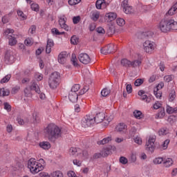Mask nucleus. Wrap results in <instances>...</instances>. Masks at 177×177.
Returning a JSON list of instances; mask_svg holds the SVG:
<instances>
[{
	"label": "nucleus",
	"mask_w": 177,
	"mask_h": 177,
	"mask_svg": "<svg viewBox=\"0 0 177 177\" xmlns=\"http://www.w3.org/2000/svg\"><path fill=\"white\" fill-rule=\"evenodd\" d=\"M39 147L43 150H49L50 149V143L48 141H42L39 143Z\"/></svg>",
	"instance_id": "5701e85b"
},
{
	"label": "nucleus",
	"mask_w": 177,
	"mask_h": 177,
	"mask_svg": "<svg viewBox=\"0 0 177 177\" xmlns=\"http://www.w3.org/2000/svg\"><path fill=\"white\" fill-rule=\"evenodd\" d=\"M55 46V42L53 41V39H47V44L46 46V53L49 54L50 52H52V48Z\"/></svg>",
	"instance_id": "aec40b11"
},
{
	"label": "nucleus",
	"mask_w": 177,
	"mask_h": 177,
	"mask_svg": "<svg viewBox=\"0 0 177 177\" xmlns=\"http://www.w3.org/2000/svg\"><path fill=\"white\" fill-rule=\"evenodd\" d=\"M94 118V121L96 124H100L104 120V115L102 113H97Z\"/></svg>",
	"instance_id": "b1692460"
},
{
	"label": "nucleus",
	"mask_w": 177,
	"mask_h": 177,
	"mask_svg": "<svg viewBox=\"0 0 177 177\" xmlns=\"http://www.w3.org/2000/svg\"><path fill=\"white\" fill-rule=\"evenodd\" d=\"M60 82V73L54 72L50 74L48 78V85L51 89L57 88Z\"/></svg>",
	"instance_id": "20e7f679"
},
{
	"label": "nucleus",
	"mask_w": 177,
	"mask_h": 177,
	"mask_svg": "<svg viewBox=\"0 0 177 177\" xmlns=\"http://www.w3.org/2000/svg\"><path fill=\"white\" fill-rule=\"evenodd\" d=\"M80 41V39L77 35H73L71 37L70 41L71 45H77Z\"/></svg>",
	"instance_id": "72a5a7b5"
},
{
	"label": "nucleus",
	"mask_w": 177,
	"mask_h": 177,
	"mask_svg": "<svg viewBox=\"0 0 177 177\" xmlns=\"http://www.w3.org/2000/svg\"><path fill=\"white\" fill-rule=\"evenodd\" d=\"M13 32H15V30L8 28L4 31L3 35H6V36H9V34H12L13 35Z\"/></svg>",
	"instance_id": "680f3d73"
},
{
	"label": "nucleus",
	"mask_w": 177,
	"mask_h": 177,
	"mask_svg": "<svg viewBox=\"0 0 177 177\" xmlns=\"http://www.w3.org/2000/svg\"><path fill=\"white\" fill-rule=\"evenodd\" d=\"M88 91H89V87L88 86H84V88L80 91V96L84 95V93H86V92H88Z\"/></svg>",
	"instance_id": "052dcab7"
},
{
	"label": "nucleus",
	"mask_w": 177,
	"mask_h": 177,
	"mask_svg": "<svg viewBox=\"0 0 177 177\" xmlns=\"http://www.w3.org/2000/svg\"><path fill=\"white\" fill-rule=\"evenodd\" d=\"M119 161L120 164H122L123 165L128 164V158H127L125 156H121L119 159Z\"/></svg>",
	"instance_id": "603ef678"
},
{
	"label": "nucleus",
	"mask_w": 177,
	"mask_h": 177,
	"mask_svg": "<svg viewBox=\"0 0 177 177\" xmlns=\"http://www.w3.org/2000/svg\"><path fill=\"white\" fill-rule=\"evenodd\" d=\"M30 8H31L32 10H34V12H38L39 10V6L35 3H32L30 5Z\"/></svg>",
	"instance_id": "de8ad7c7"
},
{
	"label": "nucleus",
	"mask_w": 177,
	"mask_h": 177,
	"mask_svg": "<svg viewBox=\"0 0 177 177\" xmlns=\"http://www.w3.org/2000/svg\"><path fill=\"white\" fill-rule=\"evenodd\" d=\"M35 78L37 81H42V80H44V75H42L41 73H35Z\"/></svg>",
	"instance_id": "3c124183"
},
{
	"label": "nucleus",
	"mask_w": 177,
	"mask_h": 177,
	"mask_svg": "<svg viewBox=\"0 0 177 177\" xmlns=\"http://www.w3.org/2000/svg\"><path fill=\"white\" fill-rule=\"evenodd\" d=\"M158 133L160 136H163V135H167V133H168V129H167V128H162L159 129Z\"/></svg>",
	"instance_id": "c03bdc74"
},
{
	"label": "nucleus",
	"mask_w": 177,
	"mask_h": 177,
	"mask_svg": "<svg viewBox=\"0 0 177 177\" xmlns=\"http://www.w3.org/2000/svg\"><path fill=\"white\" fill-rule=\"evenodd\" d=\"M138 96H140V100H143L146 103H150V98L146 95V91L144 90H140L138 93Z\"/></svg>",
	"instance_id": "6ab92c4d"
},
{
	"label": "nucleus",
	"mask_w": 177,
	"mask_h": 177,
	"mask_svg": "<svg viewBox=\"0 0 177 177\" xmlns=\"http://www.w3.org/2000/svg\"><path fill=\"white\" fill-rule=\"evenodd\" d=\"M71 62L75 67H78V59H77L75 54H72Z\"/></svg>",
	"instance_id": "473e14b6"
},
{
	"label": "nucleus",
	"mask_w": 177,
	"mask_h": 177,
	"mask_svg": "<svg viewBox=\"0 0 177 177\" xmlns=\"http://www.w3.org/2000/svg\"><path fill=\"white\" fill-rule=\"evenodd\" d=\"M121 64L124 67H131V62L127 59H123L121 60Z\"/></svg>",
	"instance_id": "ea45409f"
},
{
	"label": "nucleus",
	"mask_w": 177,
	"mask_h": 177,
	"mask_svg": "<svg viewBox=\"0 0 177 177\" xmlns=\"http://www.w3.org/2000/svg\"><path fill=\"white\" fill-rule=\"evenodd\" d=\"M73 162L75 165H76V167H81L82 165V161L78 159H74Z\"/></svg>",
	"instance_id": "e2e57ef3"
},
{
	"label": "nucleus",
	"mask_w": 177,
	"mask_h": 177,
	"mask_svg": "<svg viewBox=\"0 0 177 177\" xmlns=\"http://www.w3.org/2000/svg\"><path fill=\"white\" fill-rule=\"evenodd\" d=\"M143 82H145V79H137L134 82V85H135V86H140V85H142V84H143Z\"/></svg>",
	"instance_id": "5fc2aeb1"
},
{
	"label": "nucleus",
	"mask_w": 177,
	"mask_h": 177,
	"mask_svg": "<svg viewBox=\"0 0 177 177\" xmlns=\"http://www.w3.org/2000/svg\"><path fill=\"white\" fill-rule=\"evenodd\" d=\"M31 91H35L36 93H39L41 92L39 86L35 82L32 83L29 88L26 87L24 89V94L26 97H31Z\"/></svg>",
	"instance_id": "423d86ee"
},
{
	"label": "nucleus",
	"mask_w": 177,
	"mask_h": 177,
	"mask_svg": "<svg viewBox=\"0 0 177 177\" xmlns=\"http://www.w3.org/2000/svg\"><path fill=\"white\" fill-rule=\"evenodd\" d=\"M104 19L106 23H111V21H114L117 19V13L113 12H108L105 15Z\"/></svg>",
	"instance_id": "dca6fc26"
},
{
	"label": "nucleus",
	"mask_w": 177,
	"mask_h": 177,
	"mask_svg": "<svg viewBox=\"0 0 177 177\" xmlns=\"http://www.w3.org/2000/svg\"><path fill=\"white\" fill-rule=\"evenodd\" d=\"M101 95L104 97H106V96H109V95H110V90L108 89V88L102 89V91H101Z\"/></svg>",
	"instance_id": "a18cd8bd"
},
{
	"label": "nucleus",
	"mask_w": 177,
	"mask_h": 177,
	"mask_svg": "<svg viewBox=\"0 0 177 177\" xmlns=\"http://www.w3.org/2000/svg\"><path fill=\"white\" fill-rule=\"evenodd\" d=\"M95 118L91 115H86L82 120V126L83 128H88V127H92L95 124Z\"/></svg>",
	"instance_id": "0eeeda50"
},
{
	"label": "nucleus",
	"mask_w": 177,
	"mask_h": 177,
	"mask_svg": "<svg viewBox=\"0 0 177 177\" xmlns=\"http://www.w3.org/2000/svg\"><path fill=\"white\" fill-rule=\"evenodd\" d=\"M78 58L80 62L83 64H89V63H91V57L86 53L80 54Z\"/></svg>",
	"instance_id": "f8f14e48"
},
{
	"label": "nucleus",
	"mask_w": 177,
	"mask_h": 177,
	"mask_svg": "<svg viewBox=\"0 0 177 177\" xmlns=\"http://www.w3.org/2000/svg\"><path fill=\"white\" fill-rule=\"evenodd\" d=\"M67 175L68 177H78L77 174H75V171L71 170L68 171Z\"/></svg>",
	"instance_id": "338daca9"
},
{
	"label": "nucleus",
	"mask_w": 177,
	"mask_h": 177,
	"mask_svg": "<svg viewBox=\"0 0 177 177\" xmlns=\"http://www.w3.org/2000/svg\"><path fill=\"white\" fill-rule=\"evenodd\" d=\"M90 17L93 21H97V20H99V17H100V12L97 10L91 12Z\"/></svg>",
	"instance_id": "4be33fe9"
},
{
	"label": "nucleus",
	"mask_w": 177,
	"mask_h": 177,
	"mask_svg": "<svg viewBox=\"0 0 177 177\" xmlns=\"http://www.w3.org/2000/svg\"><path fill=\"white\" fill-rule=\"evenodd\" d=\"M67 57H68V54H67V52H61L57 57L58 63H59V64H66V62H67Z\"/></svg>",
	"instance_id": "9b49d317"
},
{
	"label": "nucleus",
	"mask_w": 177,
	"mask_h": 177,
	"mask_svg": "<svg viewBox=\"0 0 177 177\" xmlns=\"http://www.w3.org/2000/svg\"><path fill=\"white\" fill-rule=\"evenodd\" d=\"M112 140L113 138L111 137V136H109L108 137H106L102 140L97 141V145H107V143H109Z\"/></svg>",
	"instance_id": "a878e982"
},
{
	"label": "nucleus",
	"mask_w": 177,
	"mask_h": 177,
	"mask_svg": "<svg viewBox=\"0 0 177 177\" xmlns=\"http://www.w3.org/2000/svg\"><path fill=\"white\" fill-rule=\"evenodd\" d=\"M142 49L145 53L152 55V53H154V50L157 49V44L153 41L146 40L142 44Z\"/></svg>",
	"instance_id": "39448f33"
},
{
	"label": "nucleus",
	"mask_w": 177,
	"mask_h": 177,
	"mask_svg": "<svg viewBox=\"0 0 177 177\" xmlns=\"http://www.w3.org/2000/svg\"><path fill=\"white\" fill-rule=\"evenodd\" d=\"M168 145H169V140H165L161 145H160V150H167L168 149Z\"/></svg>",
	"instance_id": "c9c22d12"
},
{
	"label": "nucleus",
	"mask_w": 177,
	"mask_h": 177,
	"mask_svg": "<svg viewBox=\"0 0 177 177\" xmlns=\"http://www.w3.org/2000/svg\"><path fill=\"white\" fill-rule=\"evenodd\" d=\"M175 13H177V10L172 6L168 11V15L170 16H173V15H175Z\"/></svg>",
	"instance_id": "69168bd1"
},
{
	"label": "nucleus",
	"mask_w": 177,
	"mask_h": 177,
	"mask_svg": "<svg viewBox=\"0 0 177 177\" xmlns=\"http://www.w3.org/2000/svg\"><path fill=\"white\" fill-rule=\"evenodd\" d=\"M156 142V136H150L148 140L146 142L145 149L149 153H153L154 151V143Z\"/></svg>",
	"instance_id": "6e6552de"
},
{
	"label": "nucleus",
	"mask_w": 177,
	"mask_h": 177,
	"mask_svg": "<svg viewBox=\"0 0 177 177\" xmlns=\"http://www.w3.org/2000/svg\"><path fill=\"white\" fill-rule=\"evenodd\" d=\"M10 93V92L8 89L5 88H0V96H9Z\"/></svg>",
	"instance_id": "58836bf2"
},
{
	"label": "nucleus",
	"mask_w": 177,
	"mask_h": 177,
	"mask_svg": "<svg viewBox=\"0 0 177 177\" xmlns=\"http://www.w3.org/2000/svg\"><path fill=\"white\" fill-rule=\"evenodd\" d=\"M127 128L128 126H127L125 123L121 122L116 125L115 131L119 133H125L127 132Z\"/></svg>",
	"instance_id": "ddd939ff"
},
{
	"label": "nucleus",
	"mask_w": 177,
	"mask_h": 177,
	"mask_svg": "<svg viewBox=\"0 0 177 177\" xmlns=\"http://www.w3.org/2000/svg\"><path fill=\"white\" fill-rule=\"evenodd\" d=\"M68 97L70 102H71L72 103H77V102H78V99L81 97V95L76 93H71V91H69Z\"/></svg>",
	"instance_id": "f3484780"
},
{
	"label": "nucleus",
	"mask_w": 177,
	"mask_h": 177,
	"mask_svg": "<svg viewBox=\"0 0 177 177\" xmlns=\"http://www.w3.org/2000/svg\"><path fill=\"white\" fill-rule=\"evenodd\" d=\"M172 165H174V159L167 158L163 160V167H165V168H169L172 167Z\"/></svg>",
	"instance_id": "412c9836"
},
{
	"label": "nucleus",
	"mask_w": 177,
	"mask_h": 177,
	"mask_svg": "<svg viewBox=\"0 0 177 177\" xmlns=\"http://www.w3.org/2000/svg\"><path fill=\"white\" fill-rule=\"evenodd\" d=\"M28 168L30 170V174H32V175H37V174L43 171L44 165L37 162L35 158H32L28 160Z\"/></svg>",
	"instance_id": "7ed1b4c3"
},
{
	"label": "nucleus",
	"mask_w": 177,
	"mask_h": 177,
	"mask_svg": "<svg viewBox=\"0 0 177 177\" xmlns=\"http://www.w3.org/2000/svg\"><path fill=\"white\" fill-rule=\"evenodd\" d=\"M161 106H162L161 102L156 101L153 105V110H158V109H161Z\"/></svg>",
	"instance_id": "6e6d98bb"
},
{
	"label": "nucleus",
	"mask_w": 177,
	"mask_h": 177,
	"mask_svg": "<svg viewBox=\"0 0 177 177\" xmlns=\"http://www.w3.org/2000/svg\"><path fill=\"white\" fill-rule=\"evenodd\" d=\"M163 117H165V109L164 108H160L155 118L156 120H161Z\"/></svg>",
	"instance_id": "bb28decb"
},
{
	"label": "nucleus",
	"mask_w": 177,
	"mask_h": 177,
	"mask_svg": "<svg viewBox=\"0 0 177 177\" xmlns=\"http://www.w3.org/2000/svg\"><path fill=\"white\" fill-rule=\"evenodd\" d=\"M133 116L137 120H140V118H143V114L142 113V111L136 110L133 111Z\"/></svg>",
	"instance_id": "f704fd0d"
},
{
	"label": "nucleus",
	"mask_w": 177,
	"mask_h": 177,
	"mask_svg": "<svg viewBox=\"0 0 177 177\" xmlns=\"http://www.w3.org/2000/svg\"><path fill=\"white\" fill-rule=\"evenodd\" d=\"M142 64V59H136L131 62V67H139Z\"/></svg>",
	"instance_id": "4c0bfd02"
},
{
	"label": "nucleus",
	"mask_w": 177,
	"mask_h": 177,
	"mask_svg": "<svg viewBox=\"0 0 177 177\" xmlns=\"http://www.w3.org/2000/svg\"><path fill=\"white\" fill-rule=\"evenodd\" d=\"M25 45L26 46H31L32 44H34V40L31 37H28L25 41H24Z\"/></svg>",
	"instance_id": "79ce46f5"
},
{
	"label": "nucleus",
	"mask_w": 177,
	"mask_h": 177,
	"mask_svg": "<svg viewBox=\"0 0 177 177\" xmlns=\"http://www.w3.org/2000/svg\"><path fill=\"white\" fill-rule=\"evenodd\" d=\"M164 88V83L160 82L153 89V91H160Z\"/></svg>",
	"instance_id": "0e129e2a"
},
{
	"label": "nucleus",
	"mask_w": 177,
	"mask_h": 177,
	"mask_svg": "<svg viewBox=\"0 0 177 177\" xmlns=\"http://www.w3.org/2000/svg\"><path fill=\"white\" fill-rule=\"evenodd\" d=\"M136 156H137L136 152V151H132L130 153V156L129 157V161H131V162H136V160H137Z\"/></svg>",
	"instance_id": "7c9ffc66"
},
{
	"label": "nucleus",
	"mask_w": 177,
	"mask_h": 177,
	"mask_svg": "<svg viewBox=\"0 0 177 177\" xmlns=\"http://www.w3.org/2000/svg\"><path fill=\"white\" fill-rule=\"evenodd\" d=\"M95 6L97 9H106L109 6V3L105 0H97Z\"/></svg>",
	"instance_id": "a211bd4d"
},
{
	"label": "nucleus",
	"mask_w": 177,
	"mask_h": 177,
	"mask_svg": "<svg viewBox=\"0 0 177 177\" xmlns=\"http://www.w3.org/2000/svg\"><path fill=\"white\" fill-rule=\"evenodd\" d=\"M134 142L137 145H142V138L139 136L134 138Z\"/></svg>",
	"instance_id": "774afa93"
},
{
	"label": "nucleus",
	"mask_w": 177,
	"mask_h": 177,
	"mask_svg": "<svg viewBox=\"0 0 177 177\" xmlns=\"http://www.w3.org/2000/svg\"><path fill=\"white\" fill-rule=\"evenodd\" d=\"M164 162V159L161 157H158L153 159V163H155L156 165H160Z\"/></svg>",
	"instance_id": "49530a36"
},
{
	"label": "nucleus",
	"mask_w": 177,
	"mask_h": 177,
	"mask_svg": "<svg viewBox=\"0 0 177 177\" xmlns=\"http://www.w3.org/2000/svg\"><path fill=\"white\" fill-rule=\"evenodd\" d=\"M50 176L52 177H64L63 175V172L59 170H55L50 174Z\"/></svg>",
	"instance_id": "c756f323"
},
{
	"label": "nucleus",
	"mask_w": 177,
	"mask_h": 177,
	"mask_svg": "<svg viewBox=\"0 0 177 177\" xmlns=\"http://www.w3.org/2000/svg\"><path fill=\"white\" fill-rule=\"evenodd\" d=\"M123 12H124L126 15H131V13H133V8H132V6H129L123 9Z\"/></svg>",
	"instance_id": "a19ab883"
},
{
	"label": "nucleus",
	"mask_w": 177,
	"mask_h": 177,
	"mask_svg": "<svg viewBox=\"0 0 177 177\" xmlns=\"http://www.w3.org/2000/svg\"><path fill=\"white\" fill-rule=\"evenodd\" d=\"M161 32H169L171 30H177V21L174 19L162 20L158 25Z\"/></svg>",
	"instance_id": "f03ea898"
},
{
	"label": "nucleus",
	"mask_w": 177,
	"mask_h": 177,
	"mask_svg": "<svg viewBox=\"0 0 177 177\" xmlns=\"http://www.w3.org/2000/svg\"><path fill=\"white\" fill-rule=\"evenodd\" d=\"M116 23L120 27L125 26V20L122 18H118L116 19Z\"/></svg>",
	"instance_id": "37998d69"
},
{
	"label": "nucleus",
	"mask_w": 177,
	"mask_h": 177,
	"mask_svg": "<svg viewBox=\"0 0 177 177\" xmlns=\"http://www.w3.org/2000/svg\"><path fill=\"white\" fill-rule=\"evenodd\" d=\"M17 15L20 17L21 20H26L27 19V16H26L21 10H18Z\"/></svg>",
	"instance_id": "864d4df0"
},
{
	"label": "nucleus",
	"mask_w": 177,
	"mask_h": 177,
	"mask_svg": "<svg viewBox=\"0 0 177 177\" xmlns=\"http://www.w3.org/2000/svg\"><path fill=\"white\" fill-rule=\"evenodd\" d=\"M174 78H175V76L173 75H166L164 77V81H165V82H171Z\"/></svg>",
	"instance_id": "09e8293b"
},
{
	"label": "nucleus",
	"mask_w": 177,
	"mask_h": 177,
	"mask_svg": "<svg viewBox=\"0 0 177 177\" xmlns=\"http://www.w3.org/2000/svg\"><path fill=\"white\" fill-rule=\"evenodd\" d=\"M81 2V0H68V4L71 6H74V5H78Z\"/></svg>",
	"instance_id": "13d9d810"
},
{
	"label": "nucleus",
	"mask_w": 177,
	"mask_h": 177,
	"mask_svg": "<svg viewBox=\"0 0 177 177\" xmlns=\"http://www.w3.org/2000/svg\"><path fill=\"white\" fill-rule=\"evenodd\" d=\"M117 46L114 45V44H108L106 46L101 48V53L102 55H109L110 53H113V52L115 50Z\"/></svg>",
	"instance_id": "1a4fd4ad"
},
{
	"label": "nucleus",
	"mask_w": 177,
	"mask_h": 177,
	"mask_svg": "<svg viewBox=\"0 0 177 177\" xmlns=\"http://www.w3.org/2000/svg\"><path fill=\"white\" fill-rule=\"evenodd\" d=\"M4 61L6 64H12L15 62V55L12 53H6L4 57Z\"/></svg>",
	"instance_id": "2eb2a0df"
},
{
	"label": "nucleus",
	"mask_w": 177,
	"mask_h": 177,
	"mask_svg": "<svg viewBox=\"0 0 177 177\" xmlns=\"http://www.w3.org/2000/svg\"><path fill=\"white\" fill-rule=\"evenodd\" d=\"M113 119H114V116H113V115H107V116L104 117V118L106 124H109V123L111 122V121H113Z\"/></svg>",
	"instance_id": "8fccbe9b"
},
{
	"label": "nucleus",
	"mask_w": 177,
	"mask_h": 177,
	"mask_svg": "<svg viewBox=\"0 0 177 177\" xmlns=\"http://www.w3.org/2000/svg\"><path fill=\"white\" fill-rule=\"evenodd\" d=\"M81 153V149L80 148L71 147L69 149V154L71 156H78Z\"/></svg>",
	"instance_id": "cd10ccee"
},
{
	"label": "nucleus",
	"mask_w": 177,
	"mask_h": 177,
	"mask_svg": "<svg viewBox=\"0 0 177 177\" xmlns=\"http://www.w3.org/2000/svg\"><path fill=\"white\" fill-rule=\"evenodd\" d=\"M44 131L48 140H55L62 136V130L53 123L48 124Z\"/></svg>",
	"instance_id": "f257e3e1"
},
{
	"label": "nucleus",
	"mask_w": 177,
	"mask_h": 177,
	"mask_svg": "<svg viewBox=\"0 0 177 177\" xmlns=\"http://www.w3.org/2000/svg\"><path fill=\"white\" fill-rule=\"evenodd\" d=\"M96 31L98 34L103 35V34H106V30L102 27H98L96 28Z\"/></svg>",
	"instance_id": "bf43d9fd"
},
{
	"label": "nucleus",
	"mask_w": 177,
	"mask_h": 177,
	"mask_svg": "<svg viewBox=\"0 0 177 177\" xmlns=\"http://www.w3.org/2000/svg\"><path fill=\"white\" fill-rule=\"evenodd\" d=\"M80 84H75L72 86L71 90L69 92H71L73 93H77L80 95Z\"/></svg>",
	"instance_id": "c85d7f7f"
},
{
	"label": "nucleus",
	"mask_w": 177,
	"mask_h": 177,
	"mask_svg": "<svg viewBox=\"0 0 177 177\" xmlns=\"http://www.w3.org/2000/svg\"><path fill=\"white\" fill-rule=\"evenodd\" d=\"M8 45L10 46H15L17 44V39L15 37V35H8Z\"/></svg>",
	"instance_id": "393cba45"
},
{
	"label": "nucleus",
	"mask_w": 177,
	"mask_h": 177,
	"mask_svg": "<svg viewBox=\"0 0 177 177\" xmlns=\"http://www.w3.org/2000/svg\"><path fill=\"white\" fill-rule=\"evenodd\" d=\"M10 78H12V75L11 74H8L7 75H6L4 77H3L0 82L1 84H6V82H9V81L10 80Z\"/></svg>",
	"instance_id": "e433bc0d"
},
{
	"label": "nucleus",
	"mask_w": 177,
	"mask_h": 177,
	"mask_svg": "<svg viewBox=\"0 0 177 177\" xmlns=\"http://www.w3.org/2000/svg\"><path fill=\"white\" fill-rule=\"evenodd\" d=\"M176 98V92L175 90H171L169 95V101L174 102Z\"/></svg>",
	"instance_id": "2f4dec72"
},
{
	"label": "nucleus",
	"mask_w": 177,
	"mask_h": 177,
	"mask_svg": "<svg viewBox=\"0 0 177 177\" xmlns=\"http://www.w3.org/2000/svg\"><path fill=\"white\" fill-rule=\"evenodd\" d=\"M153 93L157 99H161L162 96V93L161 92V91L153 90Z\"/></svg>",
	"instance_id": "4d7b16f0"
},
{
	"label": "nucleus",
	"mask_w": 177,
	"mask_h": 177,
	"mask_svg": "<svg viewBox=\"0 0 177 177\" xmlns=\"http://www.w3.org/2000/svg\"><path fill=\"white\" fill-rule=\"evenodd\" d=\"M110 153H111V151L109 148H104L102 149L100 153L94 154V158H100V157H107V156H109Z\"/></svg>",
	"instance_id": "4468645a"
},
{
	"label": "nucleus",
	"mask_w": 177,
	"mask_h": 177,
	"mask_svg": "<svg viewBox=\"0 0 177 177\" xmlns=\"http://www.w3.org/2000/svg\"><path fill=\"white\" fill-rule=\"evenodd\" d=\"M67 21V18L64 15H61L59 17V24L61 27V28H64L65 31H70V27L66 24V22Z\"/></svg>",
	"instance_id": "9d476101"
}]
</instances>
